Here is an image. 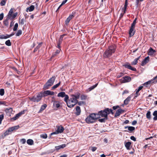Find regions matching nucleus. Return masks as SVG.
Listing matches in <instances>:
<instances>
[{
  "instance_id": "obj_1",
  "label": "nucleus",
  "mask_w": 157,
  "mask_h": 157,
  "mask_svg": "<svg viewBox=\"0 0 157 157\" xmlns=\"http://www.w3.org/2000/svg\"><path fill=\"white\" fill-rule=\"evenodd\" d=\"M80 94L79 92H77L74 94L71 95V98L68 100H67L66 101L67 105L69 108L73 107L78 102V99L80 98Z\"/></svg>"
},
{
  "instance_id": "obj_2",
  "label": "nucleus",
  "mask_w": 157,
  "mask_h": 157,
  "mask_svg": "<svg viewBox=\"0 0 157 157\" xmlns=\"http://www.w3.org/2000/svg\"><path fill=\"white\" fill-rule=\"evenodd\" d=\"M110 113H111L112 114H113L112 110L111 109L109 108H106L104 110L99 111L98 112V114L99 115V118H100L101 117H104V118L99 119L98 121L101 122H104L105 120L107 119V115Z\"/></svg>"
},
{
  "instance_id": "obj_3",
  "label": "nucleus",
  "mask_w": 157,
  "mask_h": 157,
  "mask_svg": "<svg viewBox=\"0 0 157 157\" xmlns=\"http://www.w3.org/2000/svg\"><path fill=\"white\" fill-rule=\"evenodd\" d=\"M99 114L98 113H92L90 114L86 119V122L88 124L93 123L99 118Z\"/></svg>"
},
{
  "instance_id": "obj_4",
  "label": "nucleus",
  "mask_w": 157,
  "mask_h": 157,
  "mask_svg": "<svg viewBox=\"0 0 157 157\" xmlns=\"http://www.w3.org/2000/svg\"><path fill=\"white\" fill-rule=\"evenodd\" d=\"M115 47L114 46H110L109 48L105 52L103 56L105 58H108L110 57L112 53L115 52Z\"/></svg>"
},
{
  "instance_id": "obj_5",
  "label": "nucleus",
  "mask_w": 157,
  "mask_h": 157,
  "mask_svg": "<svg viewBox=\"0 0 157 157\" xmlns=\"http://www.w3.org/2000/svg\"><path fill=\"white\" fill-rule=\"evenodd\" d=\"M56 77L55 76H53L52 78L49 79L47 82L46 83L44 86L43 89L44 90L48 89L49 87L51 86L53 84Z\"/></svg>"
},
{
  "instance_id": "obj_6",
  "label": "nucleus",
  "mask_w": 157,
  "mask_h": 157,
  "mask_svg": "<svg viewBox=\"0 0 157 157\" xmlns=\"http://www.w3.org/2000/svg\"><path fill=\"white\" fill-rule=\"evenodd\" d=\"M42 96L41 94H38L32 98H29V99L30 100L33 102H38L41 99Z\"/></svg>"
},
{
  "instance_id": "obj_7",
  "label": "nucleus",
  "mask_w": 157,
  "mask_h": 157,
  "mask_svg": "<svg viewBox=\"0 0 157 157\" xmlns=\"http://www.w3.org/2000/svg\"><path fill=\"white\" fill-rule=\"evenodd\" d=\"M56 127L57 128L55 132L51 133V135L58 134L59 133H61L63 132L64 130L63 127L61 125L57 126Z\"/></svg>"
},
{
  "instance_id": "obj_8",
  "label": "nucleus",
  "mask_w": 157,
  "mask_h": 157,
  "mask_svg": "<svg viewBox=\"0 0 157 157\" xmlns=\"http://www.w3.org/2000/svg\"><path fill=\"white\" fill-rule=\"evenodd\" d=\"M57 96L59 97H61L63 98L65 97L64 98V101H66L67 100H68L69 98V96L67 95H66L64 92H61L59 93Z\"/></svg>"
},
{
  "instance_id": "obj_9",
  "label": "nucleus",
  "mask_w": 157,
  "mask_h": 157,
  "mask_svg": "<svg viewBox=\"0 0 157 157\" xmlns=\"http://www.w3.org/2000/svg\"><path fill=\"white\" fill-rule=\"evenodd\" d=\"M131 80V78L129 76H125L121 79L120 81L121 83H125L129 82Z\"/></svg>"
},
{
  "instance_id": "obj_10",
  "label": "nucleus",
  "mask_w": 157,
  "mask_h": 157,
  "mask_svg": "<svg viewBox=\"0 0 157 157\" xmlns=\"http://www.w3.org/2000/svg\"><path fill=\"white\" fill-rule=\"evenodd\" d=\"M24 111H23L16 114L15 116L12 118L11 120L13 121H15L22 114L24 113Z\"/></svg>"
},
{
  "instance_id": "obj_11",
  "label": "nucleus",
  "mask_w": 157,
  "mask_h": 157,
  "mask_svg": "<svg viewBox=\"0 0 157 157\" xmlns=\"http://www.w3.org/2000/svg\"><path fill=\"white\" fill-rule=\"evenodd\" d=\"M5 111L7 114L10 116L11 114L13 113V110L12 108H6L5 110Z\"/></svg>"
},
{
  "instance_id": "obj_12",
  "label": "nucleus",
  "mask_w": 157,
  "mask_h": 157,
  "mask_svg": "<svg viewBox=\"0 0 157 157\" xmlns=\"http://www.w3.org/2000/svg\"><path fill=\"white\" fill-rule=\"evenodd\" d=\"M134 28L135 27H131L129 32V34L130 37L134 35L135 32V30L134 29Z\"/></svg>"
},
{
  "instance_id": "obj_13",
  "label": "nucleus",
  "mask_w": 157,
  "mask_h": 157,
  "mask_svg": "<svg viewBox=\"0 0 157 157\" xmlns=\"http://www.w3.org/2000/svg\"><path fill=\"white\" fill-rule=\"evenodd\" d=\"M125 67L128 68L130 70H132L133 71H136V69L135 68H133L132 67H131L129 64H125L124 65H123Z\"/></svg>"
},
{
  "instance_id": "obj_14",
  "label": "nucleus",
  "mask_w": 157,
  "mask_h": 157,
  "mask_svg": "<svg viewBox=\"0 0 157 157\" xmlns=\"http://www.w3.org/2000/svg\"><path fill=\"white\" fill-rule=\"evenodd\" d=\"M74 16L73 14L70 15L69 17L65 21V24L66 25H67L68 23L70 22V20Z\"/></svg>"
},
{
  "instance_id": "obj_15",
  "label": "nucleus",
  "mask_w": 157,
  "mask_h": 157,
  "mask_svg": "<svg viewBox=\"0 0 157 157\" xmlns=\"http://www.w3.org/2000/svg\"><path fill=\"white\" fill-rule=\"evenodd\" d=\"M75 110L76 111L75 114L77 116L79 115L80 114L81 112L80 107L79 106H77Z\"/></svg>"
},
{
  "instance_id": "obj_16",
  "label": "nucleus",
  "mask_w": 157,
  "mask_h": 157,
  "mask_svg": "<svg viewBox=\"0 0 157 157\" xmlns=\"http://www.w3.org/2000/svg\"><path fill=\"white\" fill-rule=\"evenodd\" d=\"M123 111V110L121 109H118L114 115L115 117H117L118 116H119V115L121 114V113Z\"/></svg>"
},
{
  "instance_id": "obj_17",
  "label": "nucleus",
  "mask_w": 157,
  "mask_h": 157,
  "mask_svg": "<svg viewBox=\"0 0 157 157\" xmlns=\"http://www.w3.org/2000/svg\"><path fill=\"white\" fill-rule=\"evenodd\" d=\"M66 146V145L65 144H63L62 145L56 146L55 147V148L56 150H58L60 149L61 148H63L65 147Z\"/></svg>"
},
{
  "instance_id": "obj_18",
  "label": "nucleus",
  "mask_w": 157,
  "mask_h": 157,
  "mask_svg": "<svg viewBox=\"0 0 157 157\" xmlns=\"http://www.w3.org/2000/svg\"><path fill=\"white\" fill-rule=\"evenodd\" d=\"M35 8V7L33 5H31L29 7H28L26 9V11L28 12V11L29 12H31L33 11Z\"/></svg>"
},
{
  "instance_id": "obj_19",
  "label": "nucleus",
  "mask_w": 157,
  "mask_h": 157,
  "mask_svg": "<svg viewBox=\"0 0 157 157\" xmlns=\"http://www.w3.org/2000/svg\"><path fill=\"white\" fill-rule=\"evenodd\" d=\"M44 93L45 94L50 95H53L54 94V92L48 90L44 91Z\"/></svg>"
},
{
  "instance_id": "obj_20",
  "label": "nucleus",
  "mask_w": 157,
  "mask_h": 157,
  "mask_svg": "<svg viewBox=\"0 0 157 157\" xmlns=\"http://www.w3.org/2000/svg\"><path fill=\"white\" fill-rule=\"evenodd\" d=\"M12 35L9 36L8 35L6 34V35H0V39H6L7 38H9Z\"/></svg>"
},
{
  "instance_id": "obj_21",
  "label": "nucleus",
  "mask_w": 157,
  "mask_h": 157,
  "mask_svg": "<svg viewBox=\"0 0 157 157\" xmlns=\"http://www.w3.org/2000/svg\"><path fill=\"white\" fill-rule=\"evenodd\" d=\"M53 106L57 108H59L60 105L59 101H55L53 102Z\"/></svg>"
},
{
  "instance_id": "obj_22",
  "label": "nucleus",
  "mask_w": 157,
  "mask_h": 157,
  "mask_svg": "<svg viewBox=\"0 0 157 157\" xmlns=\"http://www.w3.org/2000/svg\"><path fill=\"white\" fill-rule=\"evenodd\" d=\"M155 52V51L152 49L151 48L149 49V51L148 52V55L151 56L153 55L154 53Z\"/></svg>"
},
{
  "instance_id": "obj_23",
  "label": "nucleus",
  "mask_w": 157,
  "mask_h": 157,
  "mask_svg": "<svg viewBox=\"0 0 157 157\" xmlns=\"http://www.w3.org/2000/svg\"><path fill=\"white\" fill-rule=\"evenodd\" d=\"M131 100V97L130 96H128L126 99L124 101V104L125 105H127L129 102Z\"/></svg>"
},
{
  "instance_id": "obj_24",
  "label": "nucleus",
  "mask_w": 157,
  "mask_h": 157,
  "mask_svg": "<svg viewBox=\"0 0 157 157\" xmlns=\"http://www.w3.org/2000/svg\"><path fill=\"white\" fill-rule=\"evenodd\" d=\"M131 143L130 142H128L125 143V146L127 149L129 150L130 147L131 146Z\"/></svg>"
},
{
  "instance_id": "obj_25",
  "label": "nucleus",
  "mask_w": 157,
  "mask_h": 157,
  "mask_svg": "<svg viewBox=\"0 0 157 157\" xmlns=\"http://www.w3.org/2000/svg\"><path fill=\"white\" fill-rule=\"evenodd\" d=\"M153 115L154 116L153 120L154 121L157 120V110H155L153 113Z\"/></svg>"
},
{
  "instance_id": "obj_26",
  "label": "nucleus",
  "mask_w": 157,
  "mask_h": 157,
  "mask_svg": "<svg viewBox=\"0 0 157 157\" xmlns=\"http://www.w3.org/2000/svg\"><path fill=\"white\" fill-rule=\"evenodd\" d=\"M13 13V10L12 9H11L9 12V13L7 15V18H11L12 15Z\"/></svg>"
},
{
  "instance_id": "obj_27",
  "label": "nucleus",
  "mask_w": 157,
  "mask_h": 157,
  "mask_svg": "<svg viewBox=\"0 0 157 157\" xmlns=\"http://www.w3.org/2000/svg\"><path fill=\"white\" fill-rule=\"evenodd\" d=\"M27 143L29 145H32L33 144V141L31 139H28L27 141Z\"/></svg>"
},
{
  "instance_id": "obj_28",
  "label": "nucleus",
  "mask_w": 157,
  "mask_h": 157,
  "mask_svg": "<svg viewBox=\"0 0 157 157\" xmlns=\"http://www.w3.org/2000/svg\"><path fill=\"white\" fill-rule=\"evenodd\" d=\"M18 126H15L14 127H12L9 128L8 130L10 132H11L13 131L14 130L17 129L18 128Z\"/></svg>"
},
{
  "instance_id": "obj_29",
  "label": "nucleus",
  "mask_w": 157,
  "mask_h": 157,
  "mask_svg": "<svg viewBox=\"0 0 157 157\" xmlns=\"http://www.w3.org/2000/svg\"><path fill=\"white\" fill-rule=\"evenodd\" d=\"M26 22L25 19L22 18L19 21V23L21 25H23Z\"/></svg>"
},
{
  "instance_id": "obj_30",
  "label": "nucleus",
  "mask_w": 157,
  "mask_h": 157,
  "mask_svg": "<svg viewBox=\"0 0 157 157\" xmlns=\"http://www.w3.org/2000/svg\"><path fill=\"white\" fill-rule=\"evenodd\" d=\"M143 87V86H140L138 89H136V94L137 95V96H138V95H139V91L141 90Z\"/></svg>"
},
{
  "instance_id": "obj_31",
  "label": "nucleus",
  "mask_w": 157,
  "mask_h": 157,
  "mask_svg": "<svg viewBox=\"0 0 157 157\" xmlns=\"http://www.w3.org/2000/svg\"><path fill=\"white\" fill-rule=\"evenodd\" d=\"M151 112L150 111H147L146 114V116L147 119L150 120L151 119Z\"/></svg>"
},
{
  "instance_id": "obj_32",
  "label": "nucleus",
  "mask_w": 157,
  "mask_h": 157,
  "mask_svg": "<svg viewBox=\"0 0 157 157\" xmlns=\"http://www.w3.org/2000/svg\"><path fill=\"white\" fill-rule=\"evenodd\" d=\"M98 84L97 83L95 85L90 87L87 90V91H90L92 90H93L94 89L95 87H96L97 86Z\"/></svg>"
},
{
  "instance_id": "obj_33",
  "label": "nucleus",
  "mask_w": 157,
  "mask_h": 157,
  "mask_svg": "<svg viewBox=\"0 0 157 157\" xmlns=\"http://www.w3.org/2000/svg\"><path fill=\"white\" fill-rule=\"evenodd\" d=\"M128 128V130L130 131H133L135 129V128L134 127L132 126H127L125 127V128Z\"/></svg>"
},
{
  "instance_id": "obj_34",
  "label": "nucleus",
  "mask_w": 157,
  "mask_h": 157,
  "mask_svg": "<svg viewBox=\"0 0 157 157\" xmlns=\"http://www.w3.org/2000/svg\"><path fill=\"white\" fill-rule=\"evenodd\" d=\"M47 105H46L44 104L41 106V108L40 109V110L39 111V112H41L42 111L45 109Z\"/></svg>"
},
{
  "instance_id": "obj_35",
  "label": "nucleus",
  "mask_w": 157,
  "mask_h": 157,
  "mask_svg": "<svg viewBox=\"0 0 157 157\" xmlns=\"http://www.w3.org/2000/svg\"><path fill=\"white\" fill-rule=\"evenodd\" d=\"M128 5V0H125V4L124 6V13H125L126 10L127 9V7Z\"/></svg>"
},
{
  "instance_id": "obj_36",
  "label": "nucleus",
  "mask_w": 157,
  "mask_h": 157,
  "mask_svg": "<svg viewBox=\"0 0 157 157\" xmlns=\"http://www.w3.org/2000/svg\"><path fill=\"white\" fill-rule=\"evenodd\" d=\"M139 58H140V57H139L138 58L135 59V60H134V61H133L132 63V65H134L136 64L137 63V61L139 59Z\"/></svg>"
},
{
  "instance_id": "obj_37",
  "label": "nucleus",
  "mask_w": 157,
  "mask_h": 157,
  "mask_svg": "<svg viewBox=\"0 0 157 157\" xmlns=\"http://www.w3.org/2000/svg\"><path fill=\"white\" fill-rule=\"evenodd\" d=\"M60 84V82H59L58 84L54 85L52 87V89L53 90L58 87Z\"/></svg>"
},
{
  "instance_id": "obj_38",
  "label": "nucleus",
  "mask_w": 157,
  "mask_h": 157,
  "mask_svg": "<svg viewBox=\"0 0 157 157\" xmlns=\"http://www.w3.org/2000/svg\"><path fill=\"white\" fill-rule=\"evenodd\" d=\"M61 49H59V50H57L54 53L53 55L52 56L54 57L57 55V54H59L60 51Z\"/></svg>"
},
{
  "instance_id": "obj_39",
  "label": "nucleus",
  "mask_w": 157,
  "mask_h": 157,
  "mask_svg": "<svg viewBox=\"0 0 157 157\" xmlns=\"http://www.w3.org/2000/svg\"><path fill=\"white\" fill-rule=\"evenodd\" d=\"M87 97V96L86 95H84V94L82 95L81 96V99L82 100H85L86 99Z\"/></svg>"
},
{
  "instance_id": "obj_40",
  "label": "nucleus",
  "mask_w": 157,
  "mask_h": 157,
  "mask_svg": "<svg viewBox=\"0 0 157 157\" xmlns=\"http://www.w3.org/2000/svg\"><path fill=\"white\" fill-rule=\"evenodd\" d=\"M137 18H136L134 20L133 23H132L131 25V26L132 27H135V25L136 23V21L137 20Z\"/></svg>"
},
{
  "instance_id": "obj_41",
  "label": "nucleus",
  "mask_w": 157,
  "mask_h": 157,
  "mask_svg": "<svg viewBox=\"0 0 157 157\" xmlns=\"http://www.w3.org/2000/svg\"><path fill=\"white\" fill-rule=\"evenodd\" d=\"M9 18H8L7 17V18L5 21L4 22V24L6 26H8L9 25V22H8V20Z\"/></svg>"
},
{
  "instance_id": "obj_42",
  "label": "nucleus",
  "mask_w": 157,
  "mask_h": 157,
  "mask_svg": "<svg viewBox=\"0 0 157 157\" xmlns=\"http://www.w3.org/2000/svg\"><path fill=\"white\" fill-rule=\"evenodd\" d=\"M5 44L8 46H10L11 45V43L10 40H8L6 41Z\"/></svg>"
},
{
  "instance_id": "obj_43",
  "label": "nucleus",
  "mask_w": 157,
  "mask_h": 157,
  "mask_svg": "<svg viewBox=\"0 0 157 157\" xmlns=\"http://www.w3.org/2000/svg\"><path fill=\"white\" fill-rule=\"evenodd\" d=\"M40 137L46 139L47 137V135L46 134H43L40 135Z\"/></svg>"
},
{
  "instance_id": "obj_44",
  "label": "nucleus",
  "mask_w": 157,
  "mask_h": 157,
  "mask_svg": "<svg viewBox=\"0 0 157 157\" xmlns=\"http://www.w3.org/2000/svg\"><path fill=\"white\" fill-rule=\"evenodd\" d=\"M6 3V0H2L0 3V4L1 6H4Z\"/></svg>"
},
{
  "instance_id": "obj_45",
  "label": "nucleus",
  "mask_w": 157,
  "mask_h": 157,
  "mask_svg": "<svg viewBox=\"0 0 157 157\" xmlns=\"http://www.w3.org/2000/svg\"><path fill=\"white\" fill-rule=\"evenodd\" d=\"M18 27V24L17 23H16L15 24L14 27L13 29V30L14 31H16Z\"/></svg>"
},
{
  "instance_id": "obj_46",
  "label": "nucleus",
  "mask_w": 157,
  "mask_h": 157,
  "mask_svg": "<svg viewBox=\"0 0 157 157\" xmlns=\"http://www.w3.org/2000/svg\"><path fill=\"white\" fill-rule=\"evenodd\" d=\"M22 33V31L21 30H18L16 34L17 36H19Z\"/></svg>"
},
{
  "instance_id": "obj_47",
  "label": "nucleus",
  "mask_w": 157,
  "mask_h": 157,
  "mask_svg": "<svg viewBox=\"0 0 157 157\" xmlns=\"http://www.w3.org/2000/svg\"><path fill=\"white\" fill-rule=\"evenodd\" d=\"M62 41L61 40L59 39V41L58 42L57 47H58L59 48L60 47V45Z\"/></svg>"
},
{
  "instance_id": "obj_48",
  "label": "nucleus",
  "mask_w": 157,
  "mask_h": 157,
  "mask_svg": "<svg viewBox=\"0 0 157 157\" xmlns=\"http://www.w3.org/2000/svg\"><path fill=\"white\" fill-rule=\"evenodd\" d=\"M20 142L22 144H24L26 143V140L25 139H21L20 140Z\"/></svg>"
},
{
  "instance_id": "obj_49",
  "label": "nucleus",
  "mask_w": 157,
  "mask_h": 157,
  "mask_svg": "<svg viewBox=\"0 0 157 157\" xmlns=\"http://www.w3.org/2000/svg\"><path fill=\"white\" fill-rule=\"evenodd\" d=\"M4 94V90L3 89H1L0 90V95L1 96H3Z\"/></svg>"
},
{
  "instance_id": "obj_50",
  "label": "nucleus",
  "mask_w": 157,
  "mask_h": 157,
  "mask_svg": "<svg viewBox=\"0 0 157 157\" xmlns=\"http://www.w3.org/2000/svg\"><path fill=\"white\" fill-rule=\"evenodd\" d=\"M42 43H40L36 47V48L35 49L34 51H36L37 49L39 48L41 45V44H42Z\"/></svg>"
},
{
  "instance_id": "obj_51",
  "label": "nucleus",
  "mask_w": 157,
  "mask_h": 157,
  "mask_svg": "<svg viewBox=\"0 0 157 157\" xmlns=\"http://www.w3.org/2000/svg\"><path fill=\"white\" fill-rule=\"evenodd\" d=\"M3 115L2 114L0 115V124H1L3 118Z\"/></svg>"
},
{
  "instance_id": "obj_52",
  "label": "nucleus",
  "mask_w": 157,
  "mask_h": 157,
  "mask_svg": "<svg viewBox=\"0 0 157 157\" xmlns=\"http://www.w3.org/2000/svg\"><path fill=\"white\" fill-rule=\"evenodd\" d=\"M149 57L147 56V57H146L144 60L145 62H146V63H147L149 61Z\"/></svg>"
},
{
  "instance_id": "obj_53",
  "label": "nucleus",
  "mask_w": 157,
  "mask_h": 157,
  "mask_svg": "<svg viewBox=\"0 0 157 157\" xmlns=\"http://www.w3.org/2000/svg\"><path fill=\"white\" fill-rule=\"evenodd\" d=\"M91 148L92 151L93 152L95 151L97 149V147H91Z\"/></svg>"
},
{
  "instance_id": "obj_54",
  "label": "nucleus",
  "mask_w": 157,
  "mask_h": 157,
  "mask_svg": "<svg viewBox=\"0 0 157 157\" xmlns=\"http://www.w3.org/2000/svg\"><path fill=\"white\" fill-rule=\"evenodd\" d=\"M4 14L3 13H1L0 14V20H2L3 18Z\"/></svg>"
},
{
  "instance_id": "obj_55",
  "label": "nucleus",
  "mask_w": 157,
  "mask_h": 157,
  "mask_svg": "<svg viewBox=\"0 0 157 157\" xmlns=\"http://www.w3.org/2000/svg\"><path fill=\"white\" fill-rule=\"evenodd\" d=\"M9 130H7V131H6L4 133V136H6V135H9L10 133H9Z\"/></svg>"
},
{
  "instance_id": "obj_56",
  "label": "nucleus",
  "mask_w": 157,
  "mask_h": 157,
  "mask_svg": "<svg viewBox=\"0 0 157 157\" xmlns=\"http://www.w3.org/2000/svg\"><path fill=\"white\" fill-rule=\"evenodd\" d=\"M17 13H14L12 15L11 17H12V18H14L15 17H16L17 16Z\"/></svg>"
},
{
  "instance_id": "obj_57",
  "label": "nucleus",
  "mask_w": 157,
  "mask_h": 157,
  "mask_svg": "<svg viewBox=\"0 0 157 157\" xmlns=\"http://www.w3.org/2000/svg\"><path fill=\"white\" fill-rule=\"evenodd\" d=\"M151 81H149L144 83V85H145L150 84V83H151Z\"/></svg>"
},
{
  "instance_id": "obj_58",
  "label": "nucleus",
  "mask_w": 157,
  "mask_h": 157,
  "mask_svg": "<svg viewBox=\"0 0 157 157\" xmlns=\"http://www.w3.org/2000/svg\"><path fill=\"white\" fill-rule=\"evenodd\" d=\"M130 139L134 141H136V138L134 136H131V137H130Z\"/></svg>"
},
{
  "instance_id": "obj_59",
  "label": "nucleus",
  "mask_w": 157,
  "mask_h": 157,
  "mask_svg": "<svg viewBox=\"0 0 157 157\" xmlns=\"http://www.w3.org/2000/svg\"><path fill=\"white\" fill-rule=\"evenodd\" d=\"M143 0H136V3L137 6L138 5L140 2L142 1Z\"/></svg>"
},
{
  "instance_id": "obj_60",
  "label": "nucleus",
  "mask_w": 157,
  "mask_h": 157,
  "mask_svg": "<svg viewBox=\"0 0 157 157\" xmlns=\"http://www.w3.org/2000/svg\"><path fill=\"white\" fill-rule=\"evenodd\" d=\"M77 103H78V104L79 105H81L82 104H83L84 103V102L83 101H79V102L78 101V102Z\"/></svg>"
},
{
  "instance_id": "obj_61",
  "label": "nucleus",
  "mask_w": 157,
  "mask_h": 157,
  "mask_svg": "<svg viewBox=\"0 0 157 157\" xmlns=\"http://www.w3.org/2000/svg\"><path fill=\"white\" fill-rule=\"evenodd\" d=\"M65 35L63 34V35L61 36L59 39L61 40L62 41V40H63V38Z\"/></svg>"
},
{
  "instance_id": "obj_62",
  "label": "nucleus",
  "mask_w": 157,
  "mask_h": 157,
  "mask_svg": "<svg viewBox=\"0 0 157 157\" xmlns=\"http://www.w3.org/2000/svg\"><path fill=\"white\" fill-rule=\"evenodd\" d=\"M147 63H146V62H145V61H144V60H143L142 62V64H141V65L142 66H144V65H145V64H146Z\"/></svg>"
},
{
  "instance_id": "obj_63",
  "label": "nucleus",
  "mask_w": 157,
  "mask_h": 157,
  "mask_svg": "<svg viewBox=\"0 0 157 157\" xmlns=\"http://www.w3.org/2000/svg\"><path fill=\"white\" fill-rule=\"evenodd\" d=\"M67 0H64V1H63L61 4V5L63 6V5L66 2Z\"/></svg>"
},
{
  "instance_id": "obj_64",
  "label": "nucleus",
  "mask_w": 157,
  "mask_h": 157,
  "mask_svg": "<svg viewBox=\"0 0 157 157\" xmlns=\"http://www.w3.org/2000/svg\"><path fill=\"white\" fill-rule=\"evenodd\" d=\"M137 123V121H134L132 123V125H135Z\"/></svg>"
}]
</instances>
